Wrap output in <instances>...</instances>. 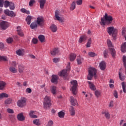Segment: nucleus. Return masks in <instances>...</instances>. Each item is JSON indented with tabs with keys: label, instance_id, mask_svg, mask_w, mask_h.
Segmentation results:
<instances>
[{
	"label": "nucleus",
	"instance_id": "obj_37",
	"mask_svg": "<svg viewBox=\"0 0 126 126\" xmlns=\"http://www.w3.org/2000/svg\"><path fill=\"white\" fill-rule=\"evenodd\" d=\"M94 95L96 96V98H99V97L101 96V91L98 90L95 91Z\"/></svg>",
	"mask_w": 126,
	"mask_h": 126
},
{
	"label": "nucleus",
	"instance_id": "obj_14",
	"mask_svg": "<svg viewBox=\"0 0 126 126\" xmlns=\"http://www.w3.org/2000/svg\"><path fill=\"white\" fill-rule=\"evenodd\" d=\"M71 105L72 106H76V105H78L77 103V100L76 99L74 98L73 96H71L70 97V100Z\"/></svg>",
	"mask_w": 126,
	"mask_h": 126
},
{
	"label": "nucleus",
	"instance_id": "obj_59",
	"mask_svg": "<svg viewBox=\"0 0 126 126\" xmlns=\"http://www.w3.org/2000/svg\"><path fill=\"white\" fill-rule=\"evenodd\" d=\"M82 0H77L76 1V4L77 5H81L82 4Z\"/></svg>",
	"mask_w": 126,
	"mask_h": 126
},
{
	"label": "nucleus",
	"instance_id": "obj_3",
	"mask_svg": "<svg viewBox=\"0 0 126 126\" xmlns=\"http://www.w3.org/2000/svg\"><path fill=\"white\" fill-rule=\"evenodd\" d=\"M51 105L52 103H51V98L48 95L45 96L43 102L44 109L46 110L50 109V107H51Z\"/></svg>",
	"mask_w": 126,
	"mask_h": 126
},
{
	"label": "nucleus",
	"instance_id": "obj_58",
	"mask_svg": "<svg viewBox=\"0 0 126 126\" xmlns=\"http://www.w3.org/2000/svg\"><path fill=\"white\" fill-rule=\"evenodd\" d=\"M60 60L61 59L59 58H55L53 59V63H59V62H60Z\"/></svg>",
	"mask_w": 126,
	"mask_h": 126
},
{
	"label": "nucleus",
	"instance_id": "obj_13",
	"mask_svg": "<svg viewBox=\"0 0 126 126\" xmlns=\"http://www.w3.org/2000/svg\"><path fill=\"white\" fill-rule=\"evenodd\" d=\"M58 79L59 76H58V75H52L51 81L52 83H54V84H57Z\"/></svg>",
	"mask_w": 126,
	"mask_h": 126
},
{
	"label": "nucleus",
	"instance_id": "obj_31",
	"mask_svg": "<svg viewBox=\"0 0 126 126\" xmlns=\"http://www.w3.org/2000/svg\"><path fill=\"white\" fill-rule=\"evenodd\" d=\"M123 62L124 66L125 68V74H126V56H123Z\"/></svg>",
	"mask_w": 126,
	"mask_h": 126
},
{
	"label": "nucleus",
	"instance_id": "obj_53",
	"mask_svg": "<svg viewBox=\"0 0 126 126\" xmlns=\"http://www.w3.org/2000/svg\"><path fill=\"white\" fill-rule=\"evenodd\" d=\"M4 49V44L2 42H0V50L1 51H3V49Z\"/></svg>",
	"mask_w": 126,
	"mask_h": 126
},
{
	"label": "nucleus",
	"instance_id": "obj_46",
	"mask_svg": "<svg viewBox=\"0 0 126 126\" xmlns=\"http://www.w3.org/2000/svg\"><path fill=\"white\" fill-rule=\"evenodd\" d=\"M83 62V58L80 57L79 58L77 59V63L78 64H81Z\"/></svg>",
	"mask_w": 126,
	"mask_h": 126
},
{
	"label": "nucleus",
	"instance_id": "obj_29",
	"mask_svg": "<svg viewBox=\"0 0 126 126\" xmlns=\"http://www.w3.org/2000/svg\"><path fill=\"white\" fill-rule=\"evenodd\" d=\"M45 36L43 35H40L38 36V40L41 42V43H45Z\"/></svg>",
	"mask_w": 126,
	"mask_h": 126
},
{
	"label": "nucleus",
	"instance_id": "obj_41",
	"mask_svg": "<svg viewBox=\"0 0 126 126\" xmlns=\"http://www.w3.org/2000/svg\"><path fill=\"white\" fill-rule=\"evenodd\" d=\"M33 123L34 125H36V126H40L41 125V123L40 122V120L35 119L33 120Z\"/></svg>",
	"mask_w": 126,
	"mask_h": 126
},
{
	"label": "nucleus",
	"instance_id": "obj_2",
	"mask_svg": "<svg viewBox=\"0 0 126 126\" xmlns=\"http://www.w3.org/2000/svg\"><path fill=\"white\" fill-rule=\"evenodd\" d=\"M89 74L87 76L88 80H92L93 77H96L97 70L94 67H91L89 70Z\"/></svg>",
	"mask_w": 126,
	"mask_h": 126
},
{
	"label": "nucleus",
	"instance_id": "obj_28",
	"mask_svg": "<svg viewBox=\"0 0 126 126\" xmlns=\"http://www.w3.org/2000/svg\"><path fill=\"white\" fill-rule=\"evenodd\" d=\"M121 51L122 52V53H126V42H124L122 44Z\"/></svg>",
	"mask_w": 126,
	"mask_h": 126
},
{
	"label": "nucleus",
	"instance_id": "obj_38",
	"mask_svg": "<svg viewBox=\"0 0 126 126\" xmlns=\"http://www.w3.org/2000/svg\"><path fill=\"white\" fill-rule=\"evenodd\" d=\"M122 86L124 93H126V83L123 82L122 83Z\"/></svg>",
	"mask_w": 126,
	"mask_h": 126
},
{
	"label": "nucleus",
	"instance_id": "obj_49",
	"mask_svg": "<svg viewBox=\"0 0 126 126\" xmlns=\"http://www.w3.org/2000/svg\"><path fill=\"white\" fill-rule=\"evenodd\" d=\"M119 76L121 80H122V81L125 80V78H126V76H122V73H121V72H119Z\"/></svg>",
	"mask_w": 126,
	"mask_h": 126
},
{
	"label": "nucleus",
	"instance_id": "obj_34",
	"mask_svg": "<svg viewBox=\"0 0 126 126\" xmlns=\"http://www.w3.org/2000/svg\"><path fill=\"white\" fill-rule=\"evenodd\" d=\"M18 70L20 73H22L24 71V66L19 65L18 66Z\"/></svg>",
	"mask_w": 126,
	"mask_h": 126
},
{
	"label": "nucleus",
	"instance_id": "obj_6",
	"mask_svg": "<svg viewBox=\"0 0 126 126\" xmlns=\"http://www.w3.org/2000/svg\"><path fill=\"white\" fill-rule=\"evenodd\" d=\"M9 27V23L6 21H0V28L1 30H6Z\"/></svg>",
	"mask_w": 126,
	"mask_h": 126
},
{
	"label": "nucleus",
	"instance_id": "obj_61",
	"mask_svg": "<svg viewBox=\"0 0 126 126\" xmlns=\"http://www.w3.org/2000/svg\"><path fill=\"white\" fill-rule=\"evenodd\" d=\"M10 65L12 66H16V62L15 61H13L10 63Z\"/></svg>",
	"mask_w": 126,
	"mask_h": 126
},
{
	"label": "nucleus",
	"instance_id": "obj_35",
	"mask_svg": "<svg viewBox=\"0 0 126 126\" xmlns=\"http://www.w3.org/2000/svg\"><path fill=\"white\" fill-rule=\"evenodd\" d=\"M37 24L36 22H32V23L31 24V25H30L31 28L32 29H34V28H37Z\"/></svg>",
	"mask_w": 126,
	"mask_h": 126
},
{
	"label": "nucleus",
	"instance_id": "obj_36",
	"mask_svg": "<svg viewBox=\"0 0 126 126\" xmlns=\"http://www.w3.org/2000/svg\"><path fill=\"white\" fill-rule=\"evenodd\" d=\"M16 53L18 56H23V51L21 49H19L17 51H16Z\"/></svg>",
	"mask_w": 126,
	"mask_h": 126
},
{
	"label": "nucleus",
	"instance_id": "obj_25",
	"mask_svg": "<svg viewBox=\"0 0 126 126\" xmlns=\"http://www.w3.org/2000/svg\"><path fill=\"white\" fill-rule=\"evenodd\" d=\"M51 92L53 95L57 94V87L55 86H52L51 88Z\"/></svg>",
	"mask_w": 126,
	"mask_h": 126
},
{
	"label": "nucleus",
	"instance_id": "obj_18",
	"mask_svg": "<svg viewBox=\"0 0 126 126\" xmlns=\"http://www.w3.org/2000/svg\"><path fill=\"white\" fill-rule=\"evenodd\" d=\"M38 1L39 3L41 9H43L44 6H45V3H46L47 0H38Z\"/></svg>",
	"mask_w": 126,
	"mask_h": 126
},
{
	"label": "nucleus",
	"instance_id": "obj_5",
	"mask_svg": "<svg viewBox=\"0 0 126 126\" xmlns=\"http://www.w3.org/2000/svg\"><path fill=\"white\" fill-rule=\"evenodd\" d=\"M107 43L109 48L110 54H111L112 58H113V59H115V57L116 56V50H115V48H113L112 42L111 41V40H110V39H108Z\"/></svg>",
	"mask_w": 126,
	"mask_h": 126
},
{
	"label": "nucleus",
	"instance_id": "obj_48",
	"mask_svg": "<svg viewBox=\"0 0 126 126\" xmlns=\"http://www.w3.org/2000/svg\"><path fill=\"white\" fill-rule=\"evenodd\" d=\"M59 118H63L64 117V113L63 111H60L58 113Z\"/></svg>",
	"mask_w": 126,
	"mask_h": 126
},
{
	"label": "nucleus",
	"instance_id": "obj_54",
	"mask_svg": "<svg viewBox=\"0 0 126 126\" xmlns=\"http://www.w3.org/2000/svg\"><path fill=\"white\" fill-rule=\"evenodd\" d=\"M35 2V0H30L29 2V5L30 6H33V4H34Z\"/></svg>",
	"mask_w": 126,
	"mask_h": 126
},
{
	"label": "nucleus",
	"instance_id": "obj_26",
	"mask_svg": "<svg viewBox=\"0 0 126 126\" xmlns=\"http://www.w3.org/2000/svg\"><path fill=\"white\" fill-rule=\"evenodd\" d=\"M102 115H104L106 119H107V120H109L110 119V115L109 114V112L105 110L102 111Z\"/></svg>",
	"mask_w": 126,
	"mask_h": 126
},
{
	"label": "nucleus",
	"instance_id": "obj_40",
	"mask_svg": "<svg viewBox=\"0 0 126 126\" xmlns=\"http://www.w3.org/2000/svg\"><path fill=\"white\" fill-rule=\"evenodd\" d=\"M9 70L10 71H11V72H12L13 73H16V72H17V70L16 69V68L13 66H11L9 68Z\"/></svg>",
	"mask_w": 126,
	"mask_h": 126
},
{
	"label": "nucleus",
	"instance_id": "obj_56",
	"mask_svg": "<svg viewBox=\"0 0 126 126\" xmlns=\"http://www.w3.org/2000/svg\"><path fill=\"white\" fill-rule=\"evenodd\" d=\"M108 107L112 109V108H113V107H114V101H111L110 102V103L108 105Z\"/></svg>",
	"mask_w": 126,
	"mask_h": 126
},
{
	"label": "nucleus",
	"instance_id": "obj_27",
	"mask_svg": "<svg viewBox=\"0 0 126 126\" xmlns=\"http://www.w3.org/2000/svg\"><path fill=\"white\" fill-rule=\"evenodd\" d=\"M76 58V54L74 53H71L70 54L69 59H70V62H73V61L75 60Z\"/></svg>",
	"mask_w": 126,
	"mask_h": 126
},
{
	"label": "nucleus",
	"instance_id": "obj_64",
	"mask_svg": "<svg viewBox=\"0 0 126 126\" xmlns=\"http://www.w3.org/2000/svg\"><path fill=\"white\" fill-rule=\"evenodd\" d=\"M32 42L33 44H37V43H38V39L36 38H33L32 40Z\"/></svg>",
	"mask_w": 126,
	"mask_h": 126
},
{
	"label": "nucleus",
	"instance_id": "obj_30",
	"mask_svg": "<svg viewBox=\"0 0 126 126\" xmlns=\"http://www.w3.org/2000/svg\"><path fill=\"white\" fill-rule=\"evenodd\" d=\"M88 83L90 85V88L91 89V90H93L94 91L96 90V88L95 87V85H94V84H92V83L90 81H88Z\"/></svg>",
	"mask_w": 126,
	"mask_h": 126
},
{
	"label": "nucleus",
	"instance_id": "obj_60",
	"mask_svg": "<svg viewBox=\"0 0 126 126\" xmlns=\"http://www.w3.org/2000/svg\"><path fill=\"white\" fill-rule=\"evenodd\" d=\"M26 93L30 94L32 92V90H31V89H30L29 88H28L26 90Z\"/></svg>",
	"mask_w": 126,
	"mask_h": 126
},
{
	"label": "nucleus",
	"instance_id": "obj_23",
	"mask_svg": "<svg viewBox=\"0 0 126 126\" xmlns=\"http://www.w3.org/2000/svg\"><path fill=\"white\" fill-rule=\"evenodd\" d=\"M50 28L53 32H56V31H58V27H57V26L55 24H52L50 27Z\"/></svg>",
	"mask_w": 126,
	"mask_h": 126
},
{
	"label": "nucleus",
	"instance_id": "obj_4",
	"mask_svg": "<svg viewBox=\"0 0 126 126\" xmlns=\"http://www.w3.org/2000/svg\"><path fill=\"white\" fill-rule=\"evenodd\" d=\"M70 83L71 84V91L73 95H76V94L77 93V81L72 80L70 82Z\"/></svg>",
	"mask_w": 126,
	"mask_h": 126
},
{
	"label": "nucleus",
	"instance_id": "obj_62",
	"mask_svg": "<svg viewBox=\"0 0 126 126\" xmlns=\"http://www.w3.org/2000/svg\"><path fill=\"white\" fill-rule=\"evenodd\" d=\"M113 95L116 99H118V92L117 91H114Z\"/></svg>",
	"mask_w": 126,
	"mask_h": 126
},
{
	"label": "nucleus",
	"instance_id": "obj_15",
	"mask_svg": "<svg viewBox=\"0 0 126 126\" xmlns=\"http://www.w3.org/2000/svg\"><path fill=\"white\" fill-rule=\"evenodd\" d=\"M99 67L101 70H105L106 69V63L105 61H102L99 63Z\"/></svg>",
	"mask_w": 126,
	"mask_h": 126
},
{
	"label": "nucleus",
	"instance_id": "obj_10",
	"mask_svg": "<svg viewBox=\"0 0 126 126\" xmlns=\"http://www.w3.org/2000/svg\"><path fill=\"white\" fill-rule=\"evenodd\" d=\"M59 75L63 77L64 80L67 79V70H63L59 73Z\"/></svg>",
	"mask_w": 126,
	"mask_h": 126
},
{
	"label": "nucleus",
	"instance_id": "obj_55",
	"mask_svg": "<svg viewBox=\"0 0 126 126\" xmlns=\"http://www.w3.org/2000/svg\"><path fill=\"white\" fill-rule=\"evenodd\" d=\"M12 42H13V39L12 38L9 37L7 39V43H8V44H10Z\"/></svg>",
	"mask_w": 126,
	"mask_h": 126
},
{
	"label": "nucleus",
	"instance_id": "obj_39",
	"mask_svg": "<svg viewBox=\"0 0 126 126\" xmlns=\"http://www.w3.org/2000/svg\"><path fill=\"white\" fill-rule=\"evenodd\" d=\"M8 97V94L3 93L0 94V99H2L3 98H7Z\"/></svg>",
	"mask_w": 126,
	"mask_h": 126
},
{
	"label": "nucleus",
	"instance_id": "obj_16",
	"mask_svg": "<svg viewBox=\"0 0 126 126\" xmlns=\"http://www.w3.org/2000/svg\"><path fill=\"white\" fill-rule=\"evenodd\" d=\"M59 52V48H54L50 51V54L52 56H55L56 55H58Z\"/></svg>",
	"mask_w": 126,
	"mask_h": 126
},
{
	"label": "nucleus",
	"instance_id": "obj_45",
	"mask_svg": "<svg viewBox=\"0 0 126 126\" xmlns=\"http://www.w3.org/2000/svg\"><path fill=\"white\" fill-rule=\"evenodd\" d=\"M21 12H23V13H26V14H30V12L25 8H22L21 9Z\"/></svg>",
	"mask_w": 126,
	"mask_h": 126
},
{
	"label": "nucleus",
	"instance_id": "obj_9",
	"mask_svg": "<svg viewBox=\"0 0 126 126\" xmlns=\"http://www.w3.org/2000/svg\"><path fill=\"white\" fill-rule=\"evenodd\" d=\"M4 13H5L6 15H8V16H10V17H15V16H16V13L13 11H10L8 9L4 10Z\"/></svg>",
	"mask_w": 126,
	"mask_h": 126
},
{
	"label": "nucleus",
	"instance_id": "obj_42",
	"mask_svg": "<svg viewBox=\"0 0 126 126\" xmlns=\"http://www.w3.org/2000/svg\"><path fill=\"white\" fill-rule=\"evenodd\" d=\"M76 4L75 1H73L72 4H71V6L70 7V10H74L75 9L76 7Z\"/></svg>",
	"mask_w": 126,
	"mask_h": 126
},
{
	"label": "nucleus",
	"instance_id": "obj_21",
	"mask_svg": "<svg viewBox=\"0 0 126 126\" xmlns=\"http://www.w3.org/2000/svg\"><path fill=\"white\" fill-rule=\"evenodd\" d=\"M69 111L71 116H75V110L73 106H70Z\"/></svg>",
	"mask_w": 126,
	"mask_h": 126
},
{
	"label": "nucleus",
	"instance_id": "obj_24",
	"mask_svg": "<svg viewBox=\"0 0 126 126\" xmlns=\"http://www.w3.org/2000/svg\"><path fill=\"white\" fill-rule=\"evenodd\" d=\"M87 40V36L86 35L81 36L79 39V43H82V42H85Z\"/></svg>",
	"mask_w": 126,
	"mask_h": 126
},
{
	"label": "nucleus",
	"instance_id": "obj_7",
	"mask_svg": "<svg viewBox=\"0 0 126 126\" xmlns=\"http://www.w3.org/2000/svg\"><path fill=\"white\" fill-rule=\"evenodd\" d=\"M26 103V98H25V97H21V98L19 99L17 103L18 107H20V108H22V107H24V106H25Z\"/></svg>",
	"mask_w": 126,
	"mask_h": 126
},
{
	"label": "nucleus",
	"instance_id": "obj_12",
	"mask_svg": "<svg viewBox=\"0 0 126 126\" xmlns=\"http://www.w3.org/2000/svg\"><path fill=\"white\" fill-rule=\"evenodd\" d=\"M59 14L60 12H59V11H56L55 12V17L57 20H58V21H59V22H61V23L64 22V19L60 18V16H59Z\"/></svg>",
	"mask_w": 126,
	"mask_h": 126
},
{
	"label": "nucleus",
	"instance_id": "obj_11",
	"mask_svg": "<svg viewBox=\"0 0 126 126\" xmlns=\"http://www.w3.org/2000/svg\"><path fill=\"white\" fill-rule=\"evenodd\" d=\"M37 25L39 26H43L45 21L44 20V18L43 17H38L37 18L36 21Z\"/></svg>",
	"mask_w": 126,
	"mask_h": 126
},
{
	"label": "nucleus",
	"instance_id": "obj_8",
	"mask_svg": "<svg viewBox=\"0 0 126 126\" xmlns=\"http://www.w3.org/2000/svg\"><path fill=\"white\" fill-rule=\"evenodd\" d=\"M107 32L109 35H115L117 33V30L115 29L114 27H109L107 28Z\"/></svg>",
	"mask_w": 126,
	"mask_h": 126
},
{
	"label": "nucleus",
	"instance_id": "obj_20",
	"mask_svg": "<svg viewBox=\"0 0 126 126\" xmlns=\"http://www.w3.org/2000/svg\"><path fill=\"white\" fill-rule=\"evenodd\" d=\"M29 114L30 118H32V119H37L38 118L37 115H35V111H31Z\"/></svg>",
	"mask_w": 126,
	"mask_h": 126
},
{
	"label": "nucleus",
	"instance_id": "obj_32",
	"mask_svg": "<svg viewBox=\"0 0 126 126\" xmlns=\"http://www.w3.org/2000/svg\"><path fill=\"white\" fill-rule=\"evenodd\" d=\"M32 19V17L31 16H28L26 21L27 22V24H28V25H30V23H31V20Z\"/></svg>",
	"mask_w": 126,
	"mask_h": 126
},
{
	"label": "nucleus",
	"instance_id": "obj_50",
	"mask_svg": "<svg viewBox=\"0 0 126 126\" xmlns=\"http://www.w3.org/2000/svg\"><path fill=\"white\" fill-rule=\"evenodd\" d=\"M0 61H3V62H7V57L6 56H1Z\"/></svg>",
	"mask_w": 126,
	"mask_h": 126
},
{
	"label": "nucleus",
	"instance_id": "obj_63",
	"mask_svg": "<svg viewBox=\"0 0 126 126\" xmlns=\"http://www.w3.org/2000/svg\"><path fill=\"white\" fill-rule=\"evenodd\" d=\"M103 56L104 58H108V52L106 50L103 52Z\"/></svg>",
	"mask_w": 126,
	"mask_h": 126
},
{
	"label": "nucleus",
	"instance_id": "obj_19",
	"mask_svg": "<svg viewBox=\"0 0 126 126\" xmlns=\"http://www.w3.org/2000/svg\"><path fill=\"white\" fill-rule=\"evenodd\" d=\"M17 119L18 121L20 122H23V121H25V117L23 116V113H20L17 116Z\"/></svg>",
	"mask_w": 126,
	"mask_h": 126
},
{
	"label": "nucleus",
	"instance_id": "obj_1",
	"mask_svg": "<svg viewBox=\"0 0 126 126\" xmlns=\"http://www.w3.org/2000/svg\"><path fill=\"white\" fill-rule=\"evenodd\" d=\"M113 21V17L108 15V14L105 13L103 18H101L100 24L103 26L105 25H109L112 23Z\"/></svg>",
	"mask_w": 126,
	"mask_h": 126
},
{
	"label": "nucleus",
	"instance_id": "obj_44",
	"mask_svg": "<svg viewBox=\"0 0 126 126\" xmlns=\"http://www.w3.org/2000/svg\"><path fill=\"white\" fill-rule=\"evenodd\" d=\"M91 43H92V40L91 38H90L88 39V42L87 43V48H90V47H91Z\"/></svg>",
	"mask_w": 126,
	"mask_h": 126
},
{
	"label": "nucleus",
	"instance_id": "obj_33",
	"mask_svg": "<svg viewBox=\"0 0 126 126\" xmlns=\"http://www.w3.org/2000/svg\"><path fill=\"white\" fill-rule=\"evenodd\" d=\"M9 7L11 10H14V9H15V5L14 3L10 2Z\"/></svg>",
	"mask_w": 126,
	"mask_h": 126
},
{
	"label": "nucleus",
	"instance_id": "obj_22",
	"mask_svg": "<svg viewBox=\"0 0 126 126\" xmlns=\"http://www.w3.org/2000/svg\"><path fill=\"white\" fill-rule=\"evenodd\" d=\"M6 83L2 81H0V90H3L5 88Z\"/></svg>",
	"mask_w": 126,
	"mask_h": 126
},
{
	"label": "nucleus",
	"instance_id": "obj_51",
	"mask_svg": "<svg viewBox=\"0 0 126 126\" xmlns=\"http://www.w3.org/2000/svg\"><path fill=\"white\" fill-rule=\"evenodd\" d=\"M54 126V122L52 120H49L46 125V126Z\"/></svg>",
	"mask_w": 126,
	"mask_h": 126
},
{
	"label": "nucleus",
	"instance_id": "obj_17",
	"mask_svg": "<svg viewBox=\"0 0 126 126\" xmlns=\"http://www.w3.org/2000/svg\"><path fill=\"white\" fill-rule=\"evenodd\" d=\"M17 32L18 33V35H19V36H20V37H23V36H24V33H23V32L22 31V30H21V28H20V27H18L17 28Z\"/></svg>",
	"mask_w": 126,
	"mask_h": 126
},
{
	"label": "nucleus",
	"instance_id": "obj_43",
	"mask_svg": "<svg viewBox=\"0 0 126 126\" xmlns=\"http://www.w3.org/2000/svg\"><path fill=\"white\" fill-rule=\"evenodd\" d=\"M12 102V99L11 98H7L6 100H5L4 103L6 105H9L11 104Z\"/></svg>",
	"mask_w": 126,
	"mask_h": 126
},
{
	"label": "nucleus",
	"instance_id": "obj_57",
	"mask_svg": "<svg viewBox=\"0 0 126 126\" xmlns=\"http://www.w3.org/2000/svg\"><path fill=\"white\" fill-rule=\"evenodd\" d=\"M7 112H8L9 114H13V113H14L13 110L10 108H8L7 109Z\"/></svg>",
	"mask_w": 126,
	"mask_h": 126
},
{
	"label": "nucleus",
	"instance_id": "obj_47",
	"mask_svg": "<svg viewBox=\"0 0 126 126\" xmlns=\"http://www.w3.org/2000/svg\"><path fill=\"white\" fill-rule=\"evenodd\" d=\"M10 4V2H9L8 0H5L4 2V7H6V8L8 7Z\"/></svg>",
	"mask_w": 126,
	"mask_h": 126
},
{
	"label": "nucleus",
	"instance_id": "obj_52",
	"mask_svg": "<svg viewBox=\"0 0 126 126\" xmlns=\"http://www.w3.org/2000/svg\"><path fill=\"white\" fill-rule=\"evenodd\" d=\"M89 56L91 57H95L96 56V54L94 52H90L88 53Z\"/></svg>",
	"mask_w": 126,
	"mask_h": 126
}]
</instances>
